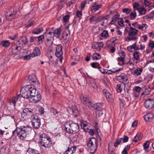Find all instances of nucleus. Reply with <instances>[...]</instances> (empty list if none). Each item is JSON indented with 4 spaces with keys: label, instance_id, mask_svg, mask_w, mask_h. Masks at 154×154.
<instances>
[{
    "label": "nucleus",
    "instance_id": "1",
    "mask_svg": "<svg viewBox=\"0 0 154 154\" xmlns=\"http://www.w3.org/2000/svg\"><path fill=\"white\" fill-rule=\"evenodd\" d=\"M16 126V129L12 132V136L16 135L20 140H24L31 131V128L23 121L19 122Z\"/></svg>",
    "mask_w": 154,
    "mask_h": 154
},
{
    "label": "nucleus",
    "instance_id": "2",
    "mask_svg": "<svg viewBox=\"0 0 154 154\" xmlns=\"http://www.w3.org/2000/svg\"><path fill=\"white\" fill-rule=\"evenodd\" d=\"M34 86L26 85L23 87L20 90L22 97L29 99L35 95L36 90Z\"/></svg>",
    "mask_w": 154,
    "mask_h": 154
},
{
    "label": "nucleus",
    "instance_id": "3",
    "mask_svg": "<svg viewBox=\"0 0 154 154\" xmlns=\"http://www.w3.org/2000/svg\"><path fill=\"white\" fill-rule=\"evenodd\" d=\"M64 125L65 127V129L68 133L74 134L79 131V124L73 121L66 122Z\"/></svg>",
    "mask_w": 154,
    "mask_h": 154
},
{
    "label": "nucleus",
    "instance_id": "4",
    "mask_svg": "<svg viewBox=\"0 0 154 154\" xmlns=\"http://www.w3.org/2000/svg\"><path fill=\"white\" fill-rule=\"evenodd\" d=\"M39 142L40 146L45 148L50 147L52 145L51 138L44 133L40 135Z\"/></svg>",
    "mask_w": 154,
    "mask_h": 154
},
{
    "label": "nucleus",
    "instance_id": "5",
    "mask_svg": "<svg viewBox=\"0 0 154 154\" xmlns=\"http://www.w3.org/2000/svg\"><path fill=\"white\" fill-rule=\"evenodd\" d=\"M96 141L97 140L95 138L92 137L87 144L88 150L91 153H94L97 149Z\"/></svg>",
    "mask_w": 154,
    "mask_h": 154
},
{
    "label": "nucleus",
    "instance_id": "6",
    "mask_svg": "<svg viewBox=\"0 0 154 154\" xmlns=\"http://www.w3.org/2000/svg\"><path fill=\"white\" fill-rule=\"evenodd\" d=\"M33 110L30 108H25L24 109L21 113V116L25 120H27L31 118L34 115Z\"/></svg>",
    "mask_w": 154,
    "mask_h": 154
},
{
    "label": "nucleus",
    "instance_id": "7",
    "mask_svg": "<svg viewBox=\"0 0 154 154\" xmlns=\"http://www.w3.org/2000/svg\"><path fill=\"white\" fill-rule=\"evenodd\" d=\"M31 122L33 127L35 129L39 128L41 125V119L36 115H34L31 119Z\"/></svg>",
    "mask_w": 154,
    "mask_h": 154
},
{
    "label": "nucleus",
    "instance_id": "8",
    "mask_svg": "<svg viewBox=\"0 0 154 154\" xmlns=\"http://www.w3.org/2000/svg\"><path fill=\"white\" fill-rule=\"evenodd\" d=\"M16 10L14 8L9 9L5 12V16L6 19L8 21H11L15 18L17 14Z\"/></svg>",
    "mask_w": 154,
    "mask_h": 154
},
{
    "label": "nucleus",
    "instance_id": "9",
    "mask_svg": "<svg viewBox=\"0 0 154 154\" xmlns=\"http://www.w3.org/2000/svg\"><path fill=\"white\" fill-rule=\"evenodd\" d=\"M63 47L61 44H58L56 47L55 54L56 56L59 58V60L60 62H62L63 59V52L62 50Z\"/></svg>",
    "mask_w": 154,
    "mask_h": 154
},
{
    "label": "nucleus",
    "instance_id": "10",
    "mask_svg": "<svg viewBox=\"0 0 154 154\" xmlns=\"http://www.w3.org/2000/svg\"><path fill=\"white\" fill-rule=\"evenodd\" d=\"M80 100L81 102L85 105L91 109L92 108L93 103L91 100L88 98L84 97L83 95H81L80 97Z\"/></svg>",
    "mask_w": 154,
    "mask_h": 154
},
{
    "label": "nucleus",
    "instance_id": "11",
    "mask_svg": "<svg viewBox=\"0 0 154 154\" xmlns=\"http://www.w3.org/2000/svg\"><path fill=\"white\" fill-rule=\"evenodd\" d=\"M28 79L30 83L32 84L38 88L39 87V84L35 76L32 74L30 75L28 77Z\"/></svg>",
    "mask_w": 154,
    "mask_h": 154
},
{
    "label": "nucleus",
    "instance_id": "12",
    "mask_svg": "<svg viewBox=\"0 0 154 154\" xmlns=\"http://www.w3.org/2000/svg\"><path fill=\"white\" fill-rule=\"evenodd\" d=\"M144 106L147 109H151L154 106V101L153 99H149L146 100L144 103Z\"/></svg>",
    "mask_w": 154,
    "mask_h": 154
},
{
    "label": "nucleus",
    "instance_id": "13",
    "mask_svg": "<svg viewBox=\"0 0 154 154\" xmlns=\"http://www.w3.org/2000/svg\"><path fill=\"white\" fill-rule=\"evenodd\" d=\"M117 79L120 82L125 84L127 82L128 80V77L126 74L122 73L117 76Z\"/></svg>",
    "mask_w": 154,
    "mask_h": 154
},
{
    "label": "nucleus",
    "instance_id": "14",
    "mask_svg": "<svg viewBox=\"0 0 154 154\" xmlns=\"http://www.w3.org/2000/svg\"><path fill=\"white\" fill-rule=\"evenodd\" d=\"M42 98V96L40 94H37L34 95L29 98L28 100L30 102L36 103L39 101Z\"/></svg>",
    "mask_w": 154,
    "mask_h": 154
},
{
    "label": "nucleus",
    "instance_id": "15",
    "mask_svg": "<svg viewBox=\"0 0 154 154\" xmlns=\"http://www.w3.org/2000/svg\"><path fill=\"white\" fill-rule=\"evenodd\" d=\"M103 95L106 97L107 100L109 102H112L113 99L111 94L106 90H104L103 91Z\"/></svg>",
    "mask_w": 154,
    "mask_h": 154
},
{
    "label": "nucleus",
    "instance_id": "16",
    "mask_svg": "<svg viewBox=\"0 0 154 154\" xmlns=\"http://www.w3.org/2000/svg\"><path fill=\"white\" fill-rule=\"evenodd\" d=\"M70 32L69 30L68 29L67 30V32L66 31L62 33V36L60 39L63 38L64 40L68 41L69 40L70 38Z\"/></svg>",
    "mask_w": 154,
    "mask_h": 154
},
{
    "label": "nucleus",
    "instance_id": "17",
    "mask_svg": "<svg viewBox=\"0 0 154 154\" xmlns=\"http://www.w3.org/2000/svg\"><path fill=\"white\" fill-rule=\"evenodd\" d=\"M138 32V30L131 26L130 28V30L128 32V35L130 36H136L137 35Z\"/></svg>",
    "mask_w": 154,
    "mask_h": 154
},
{
    "label": "nucleus",
    "instance_id": "18",
    "mask_svg": "<svg viewBox=\"0 0 154 154\" xmlns=\"http://www.w3.org/2000/svg\"><path fill=\"white\" fill-rule=\"evenodd\" d=\"M80 126L82 128H83L85 132H87L88 130V123L85 121L81 120H80Z\"/></svg>",
    "mask_w": 154,
    "mask_h": 154
},
{
    "label": "nucleus",
    "instance_id": "19",
    "mask_svg": "<svg viewBox=\"0 0 154 154\" xmlns=\"http://www.w3.org/2000/svg\"><path fill=\"white\" fill-rule=\"evenodd\" d=\"M51 111L55 116L57 120H58L61 116L60 112L58 111L54 108H52L51 109Z\"/></svg>",
    "mask_w": 154,
    "mask_h": 154
},
{
    "label": "nucleus",
    "instance_id": "20",
    "mask_svg": "<svg viewBox=\"0 0 154 154\" xmlns=\"http://www.w3.org/2000/svg\"><path fill=\"white\" fill-rule=\"evenodd\" d=\"M142 90V89L138 86H135L133 89V95L136 97H138L139 95V94L140 93Z\"/></svg>",
    "mask_w": 154,
    "mask_h": 154
},
{
    "label": "nucleus",
    "instance_id": "21",
    "mask_svg": "<svg viewBox=\"0 0 154 154\" xmlns=\"http://www.w3.org/2000/svg\"><path fill=\"white\" fill-rule=\"evenodd\" d=\"M41 54V52L39 48L37 47H35L33 50L32 53L31 54L32 57H34L39 56Z\"/></svg>",
    "mask_w": 154,
    "mask_h": 154
},
{
    "label": "nucleus",
    "instance_id": "22",
    "mask_svg": "<svg viewBox=\"0 0 154 154\" xmlns=\"http://www.w3.org/2000/svg\"><path fill=\"white\" fill-rule=\"evenodd\" d=\"M101 5H97L96 2H94L91 7V11L93 12H95L101 8Z\"/></svg>",
    "mask_w": 154,
    "mask_h": 154
},
{
    "label": "nucleus",
    "instance_id": "23",
    "mask_svg": "<svg viewBox=\"0 0 154 154\" xmlns=\"http://www.w3.org/2000/svg\"><path fill=\"white\" fill-rule=\"evenodd\" d=\"M21 49L20 46H18L16 45L13 46L11 48V52L14 54L17 53L18 51Z\"/></svg>",
    "mask_w": 154,
    "mask_h": 154
},
{
    "label": "nucleus",
    "instance_id": "24",
    "mask_svg": "<svg viewBox=\"0 0 154 154\" xmlns=\"http://www.w3.org/2000/svg\"><path fill=\"white\" fill-rule=\"evenodd\" d=\"M153 117V115L151 113H147L144 116V119L146 121H151Z\"/></svg>",
    "mask_w": 154,
    "mask_h": 154
},
{
    "label": "nucleus",
    "instance_id": "25",
    "mask_svg": "<svg viewBox=\"0 0 154 154\" xmlns=\"http://www.w3.org/2000/svg\"><path fill=\"white\" fill-rule=\"evenodd\" d=\"M103 106V104L102 103H97L93 105H92V108H93L97 110L102 109Z\"/></svg>",
    "mask_w": 154,
    "mask_h": 154
},
{
    "label": "nucleus",
    "instance_id": "26",
    "mask_svg": "<svg viewBox=\"0 0 154 154\" xmlns=\"http://www.w3.org/2000/svg\"><path fill=\"white\" fill-rule=\"evenodd\" d=\"M21 96L20 95H17L16 97H14L13 98L9 100L10 104H12V103H13V104L14 105V106H15L16 102L18 101V99Z\"/></svg>",
    "mask_w": 154,
    "mask_h": 154
},
{
    "label": "nucleus",
    "instance_id": "27",
    "mask_svg": "<svg viewBox=\"0 0 154 154\" xmlns=\"http://www.w3.org/2000/svg\"><path fill=\"white\" fill-rule=\"evenodd\" d=\"M75 148L72 147L71 148H68V149L63 154H73L75 151Z\"/></svg>",
    "mask_w": 154,
    "mask_h": 154
},
{
    "label": "nucleus",
    "instance_id": "28",
    "mask_svg": "<svg viewBox=\"0 0 154 154\" xmlns=\"http://www.w3.org/2000/svg\"><path fill=\"white\" fill-rule=\"evenodd\" d=\"M61 32V29L60 28L55 29L53 33L54 36L57 38H59Z\"/></svg>",
    "mask_w": 154,
    "mask_h": 154
},
{
    "label": "nucleus",
    "instance_id": "29",
    "mask_svg": "<svg viewBox=\"0 0 154 154\" xmlns=\"http://www.w3.org/2000/svg\"><path fill=\"white\" fill-rule=\"evenodd\" d=\"M152 142V141L151 140H149L147 141L145 143H144L143 144V148L145 151L146 152H148V151L147 150V149L149 147V145L150 143Z\"/></svg>",
    "mask_w": 154,
    "mask_h": 154
},
{
    "label": "nucleus",
    "instance_id": "30",
    "mask_svg": "<svg viewBox=\"0 0 154 154\" xmlns=\"http://www.w3.org/2000/svg\"><path fill=\"white\" fill-rule=\"evenodd\" d=\"M54 39L51 38V39H47L45 42V44L47 46L49 47H51L52 45Z\"/></svg>",
    "mask_w": 154,
    "mask_h": 154
},
{
    "label": "nucleus",
    "instance_id": "31",
    "mask_svg": "<svg viewBox=\"0 0 154 154\" xmlns=\"http://www.w3.org/2000/svg\"><path fill=\"white\" fill-rule=\"evenodd\" d=\"M43 30L42 28H39L34 29L32 32V33L34 34H38L40 33Z\"/></svg>",
    "mask_w": 154,
    "mask_h": 154
},
{
    "label": "nucleus",
    "instance_id": "32",
    "mask_svg": "<svg viewBox=\"0 0 154 154\" xmlns=\"http://www.w3.org/2000/svg\"><path fill=\"white\" fill-rule=\"evenodd\" d=\"M101 58V55L99 54L95 53L93 54L92 56V58L93 60H97L100 59Z\"/></svg>",
    "mask_w": 154,
    "mask_h": 154
},
{
    "label": "nucleus",
    "instance_id": "33",
    "mask_svg": "<svg viewBox=\"0 0 154 154\" xmlns=\"http://www.w3.org/2000/svg\"><path fill=\"white\" fill-rule=\"evenodd\" d=\"M0 45L4 47H7L10 45V43L8 41H2Z\"/></svg>",
    "mask_w": 154,
    "mask_h": 154
},
{
    "label": "nucleus",
    "instance_id": "34",
    "mask_svg": "<svg viewBox=\"0 0 154 154\" xmlns=\"http://www.w3.org/2000/svg\"><path fill=\"white\" fill-rule=\"evenodd\" d=\"M138 12L139 14V15H144L146 14V10L145 8L141 7L140 8V9L138 11Z\"/></svg>",
    "mask_w": 154,
    "mask_h": 154
},
{
    "label": "nucleus",
    "instance_id": "35",
    "mask_svg": "<svg viewBox=\"0 0 154 154\" xmlns=\"http://www.w3.org/2000/svg\"><path fill=\"white\" fill-rule=\"evenodd\" d=\"M123 87L122 85L120 84H117L116 88L117 91L118 92L121 93L122 91Z\"/></svg>",
    "mask_w": 154,
    "mask_h": 154
},
{
    "label": "nucleus",
    "instance_id": "36",
    "mask_svg": "<svg viewBox=\"0 0 154 154\" xmlns=\"http://www.w3.org/2000/svg\"><path fill=\"white\" fill-rule=\"evenodd\" d=\"M142 71L143 69L142 68H137L134 70V73L137 76H139L140 75L142 72Z\"/></svg>",
    "mask_w": 154,
    "mask_h": 154
},
{
    "label": "nucleus",
    "instance_id": "37",
    "mask_svg": "<svg viewBox=\"0 0 154 154\" xmlns=\"http://www.w3.org/2000/svg\"><path fill=\"white\" fill-rule=\"evenodd\" d=\"M38 39V45L42 43L43 40L44 39V36L43 35H42L37 37Z\"/></svg>",
    "mask_w": 154,
    "mask_h": 154
},
{
    "label": "nucleus",
    "instance_id": "38",
    "mask_svg": "<svg viewBox=\"0 0 154 154\" xmlns=\"http://www.w3.org/2000/svg\"><path fill=\"white\" fill-rule=\"evenodd\" d=\"M20 40L22 41L23 44L26 45L28 42L27 38L25 36L21 37Z\"/></svg>",
    "mask_w": 154,
    "mask_h": 154
},
{
    "label": "nucleus",
    "instance_id": "39",
    "mask_svg": "<svg viewBox=\"0 0 154 154\" xmlns=\"http://www.w3.org/2000/svg\"><path fill=\"white\" fill-rule=\"evenodd\" d=\"M147 27V25L145 24H142V25L139 24V25H138V28L141 30L146 29Z\"/></svg>",
    "mask_w": 154,
    "mask_h": 154
},
{
    "label": "nucleus",
    "instance_id": "40",
    "mask_svg": "<svg viewBox=\"0 0 154 154\" xmlns=\"http://www.w3.org/2000/svg\"><path fill=\"white\" fill-rule=\"evenodd\" d=\"M54 35L53 32H50L46 35L47 39H51V38L54 39Z\"/></svg>",
    "mask_w": 154,
    "mask_h": 154
},
{
    "label": "nucleus",
    "instance_id": "41",
    "mask_svg": "<svg viewBox=\"0 0 154 154\" xmlns=\"http://www.w3.org/2000/svg\"><path fill=\"white\" fill-rule=\"evenodd\" d=\"M133 57L134 58L135 60H139L140 59L139 53L137 51H135L133 53Z\"/></svg>",
    "mask_w": 154,
    "mask_h": 154
},
{
    "label": "nucleus",
    "instance_id": "42",
    "mask_svg": "<svg viewBox=\"0 0 154 154\" xmlns=\"http://www.w3.org/2000/svg\"><path fill=\"white\" fill-rule=\"evenodd\" d=\"M133 7L134 8V11H139L140 8H139V4L137 2L134 3L133 4Z\"/></svg>",
    "mask_w": 154,
    "mask_h": 154
},
{
    "label": "nucleus",
    "instance_id": "43",
    "mask_svg": "<svg viewBox=\"0 0 154 154\" xmlns=\"http://www.w3.org/2000/svg\"><path fill=\"white\" fill-rule=\"evenodd\" d=\"M101 36L103 37L107 38L109 36L108 32L107 30H104L101 33Z\"/></svg>",
    "mask_w": 154,
    "mask_h": 154
},
{
    "label": "nucleus",
    "instance_id": "44",
    "mask_svg": "<svg viewBox=\"0 0 154 154\" xmlns=\"http://www.w3.org/2000/svg\"><path fill=\"white\" fill-rule=\"evenodd\" d=\"M137 16L136 12L135 11H133L131 12L130 14V16L131 17V19H135Z\"/></svg>",
    "mask_w": 154,
    "mask_h": 154
},
{
    "label": "nucleus",
    "instance_id": "45",
    "mask_svg": "<svg viewBox=\"0 0 154 154\" xmlns=\"http://www.w3.org/2000/svg\"><path fill=\"white\" fill-rule=\"evenodd\" d=\"M91 65L93 68H98L100 65L98 63L96 62H93L91 63Z\"/></svg>",
    "mask_w": 154,
    "mask_h": 154
},
{
    "label": "nucleus",
    "instance_id": "46",
    "mask_svg": "<svg viewBox=\"0 0 154 154\" xmlns=\"http://www.w3.org/2000/svg\"><path fill=\"white\" fill-rule=\"evenodd\" d=\"M122 138H119L114 143V146L115 147H117L121 143Z\"/></svg>",
    "mask_w": 154,
    "mask_h": 154
},
{
    "label": "nucleus",
    "instance_id": "47",
    "mask_svg": "<svg viewBox=\"0 0 154 154\" xmlns=\"http://www.w3.org/2000/svg\"><path fill=\"white\" fill-rule=\"evenodd\" d=\"M118 22L119 26L122 27L124 26V21L122 18H119Z\"/></svg>",
    "mask_w": 154,
    "mask_h": 154
},
{
    "label": "nucleus",
    "instance_id": "48",
    "mask_svg": "<svg viewBox=\"0 0 154 154\" xmlns=\"http://www.w3.org/2000/svg\"><path fill=\"white\" fill-rule=\"evenodd\" d=\"M96 112L97 115L98 116V117L101 116L103 114L102 109L96 110Z\"/></svg>",
    "mask_w": 154,
    "mask_h": 154
},
{
    "label": "nucleus",
    "instance_id": "49",
    "mask_svg": "<svg viewBox=\"0 0 154 154\" xmlns=\"http://www.w3.org/2000/svg\"><path fill=\"white\" fill-rule=\"evenodd\" d=\"M119 18L116 16H114L112 18V20L109 24H114L117 20H118Z\"/></svg>",
    "mask_w": 154,
    "mask_h": 154
},
{
    "label": "nucleus",
    "instance_id": "50",
    "mask_svg": "<svg viewBox=\"0 0 154 154\" xmlns=\"http://www.w3.org/2000/svg\"><path fill=\"white\" fill-rule=\"evenodd\" d=\"M141 139V137L140 136H139V135L137 134L134 137V140L133 141L135 142H137L139 140H140Z\"/></svg>",
    "mask_w": 154,
    "mask_h": 154
},
{
    "label": "nucleus",
    "instance_id": "51",
    "mask_svg": "<svg viewBox=\"0 0 154 154\" xmlns=\"http://www.w3.org/2000/svg\"><path fill=\"white\" fill-rule=\"evenodd\" d=\"M37 37H31L30 38V43H35L37 41Z\"/></svg>",
    "mask_w": 154,
    "mask_h": 154
},
{
    "label": "nucleus",
    "instance_id": "52",
    "mask_svg": "<svg viewBox=\"0 0 154 154\" xmlns=\"http://www.w3.org/2000/svg\"><path fill=\"white\" fill-rule=\"evenodd\" d=\"M5 133V134H4L3 137L5 140H7L10 138V135L8 132L6 131Z\"/></svg>",
    "mask_w": 154,
    "mask_h": 154
},
{
    "label": "nucleus",
    "instance_id": "53",
    "mask_svg": "<svg viewBox=\"0 0 154 154\" xmlns=\"http://www.w3.org/2000/svg\"><path fill=\"white\" fill-rule=\"evenodd\" d=\"M90 86L93 88H94L97 87L96 83L94 81H91L90 82Z\"/></svg>",
    "mask_w": 154,
    "mask_h": 154
},
{
    "label": "nucleus",
    "instance_id": "54",
    "mask_svg": "<svg viewBox=\"0 0 154 154\" xmlns=\"http://www.w3.org/2000/svg\"><path fill=\"white\" fill-rule=\"evenodd\" d=\"M69 16L68 14L66 15L63 17V20L64 22L66 23L69 20Z\"/></svg>",
    "mask_w": 154,
    "mask_h": 154
},
{
    "label": "nucleus",
    "instance_id": "55",
    "mask_svg": "<svg viewBox=\"0 0 154 154\" xmlns=\"http://www.w3.org/2000/svg\"><path fill=\"white\" fill-rule=\"evenodd\" d=\"M94 127L95 129V132L96 134H97L98 133L99 127L97 123L95 122L94 123Z\"/></svg>",
    "mask_w": 154,
    "mask_h": 154
},
{
    "label": "nucleus",
    "instance_id": "56",
    "mask_svg": "<svg viewBox=\"0 0 154 154\" xmlns=\"http://www.w3.org/2000/svg\"><path fill=\"white\" fill-rule=\"evenodd\" d=\"M132 37L131 36H129L127 37L128 39V40L129 41H130L131 40L132 41H137V37H135V36H132Z\"/></svg>",
    "mask_w": 154,
    "mask_h": 154
},
{
    "label": "nucleus",
    "instance_id": "57",
    "mask_svg": "<svg viewBox=\"0 0 154 154\" xmlns=\"http://www.w3.org/2000/svg\"><path fill=\"white\" fill-rule=\"evenodd\" d=\"M87 4V2L86 1H83L81 2V8L82 10L84 9L85 5Z\"/></svg>",
    "mask_w": 154,
    "mask_h": 154
},
{
    "label": "nucleus",
    "instance_id": "58",
    "mask_svg": "<svg viewBox=\"0 0 154 154\" xmlns=\"http://www.w3.org/2000/svg\"><path fill=\"white\" fill-rule=\"evenodd\" d=\"M122 12L123 13H125L126 14H129L131 11V10L128 8H125L122 9Z\"/></svg>",
    "mask_w": 154,
    "mask_h": 154
},
{
    "label": "nucleus",
    "instance_id": "59",
    "mask_svg": "<svg viewBox=\"0 0 154 154\" xmlns=\"http://www.w3.org/2000/svg\"><path fill=\"white\" fill-rule=\"evenodd\" d=\"M6 149L4 147L0 148V154H6Z\"/></svg>",
    "mask_w": 154,
    "mask_h": 154
},
{
    "label": "nucleus",
    "instance_id": "60",
    "mask_svg": "<svg viewBox=\"0 0 154 154\" xmlns=\"http://www.w3.org/2000/svg\"><path fill=\"white\" fill-rule=\"evenodd\" d=\"M136 44L137 42H136L134 44L132 45H131V46L132 48V49H134V51H137L139 49V48L136 46Z\"/></svg>",
    "mask_w": 154,
    "mask_h": 154
},
{
    "label": "nucleus",
    "instance_id": "61",
    "mask_svg": "<svg viewBox=\"0 0 154 154\" xmlns=\"http://www.w3.org/2000/svg\"><path fill=\"white\" fill-rule=\"evenodd\" d=\"M76 15L77 17L79 18H81L82 15V12L81 11L78 10L76 11Z\"/></svg>",
    "mask_w": 154,
    "mask_h": 154
},
{
    "label": "nucleus",
    "instance_id": "62",
    "mask_svg": "<svg viewBox=\"0 0 154 154\" xmlns=\"http://www.w3.org/2000/svg\"><path fill=\"white\" fill-rule=\"evenodd\" d=\"M97 18V20L98 22L102 21L104 19H107L106 17L104 16L99 17Z\"/></svg>",
    "mask_w": 154,
    "mask_h": 154
},
{
    "label": "nucleus",
    "instance_id": "63",
    "mask_svg": "<svg viewBox=\"0 0 154 154\" xmlns=\"http://www.w3.org/2000/svg\"><path fill=\"white\" fill-rule=\"evenodd\" d=\"M44 113V109L43 107H41L39 109L38 114L40 115H42Z\"/></svg>",
    "mask_w": 154,
    "mask_h": 154
},
{
    "label": "nucleus",
    "instance_id": "64",
    "mask_svg": "<svg viewBox=\"0 0 154 154\" xmlns=\"http://www.w3.org/2000/svg\"><path fill=\"white\" fill-rule=\"evenodd\" d=\"M149 45L150 47L153 48H154V42L153 41H150L149 43Z\"/></svg>",
    "mask_w": 154,
    "mask_h": 154
}]
</instances>
